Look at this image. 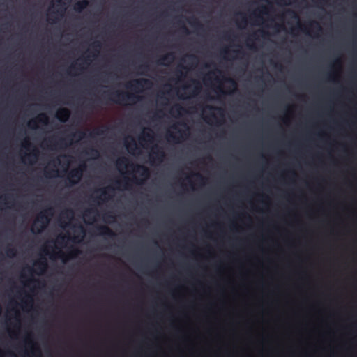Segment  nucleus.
Masks as SVG:
<instances>
[{
	"label": "nucleus",
	"instance_id": "39448f33",
	"mask_svg": "<svg viewBox=\"0 0 357 357\" xmlns=\"http://www.w3.org/2000/svg\"><path fill=\"white\" fill-rule=\"evenodd\" d=\"M152 85V82L145 78H140L130 82L126 86L134 91L142 89L144 88H149Z\"/></svg>",
	"mask_w": 357,
	"mask_h": 357
},
{
	"label": "nucleus",
	"instance_id": "ea45409f",
	"mask_svg": "<svg viewBox=\"0 0 357 357\" xmlns=\"http://www.w3.org/2000/svg\"><path fill=\"white\" fill-rule=\"evenodd\" d=\"M268 8L266 6H263L260 12L263 13H267Z\"/></svg>",
	"mask_w": 357,
	"mask_h": 357
},
{
	"label": "nucleus",
	"instance_id": "de8ad7c7",
	"mask_svg": "<svg viewBox=\"0 0 357 357\" xmlns=\"http://www.w3.org/2000/svg\"><path fill=\"white\" fill-rule=\"evenodd\" d=\"M179 124H180V125H181V126H185V127H186V126H186V123H184V122H181Z\"/></svg>",
	"mask_w": 357,
	"mask_h": 357
},
{
	"label": "nucleus",
	"instance_id": "f03ea898",
	"mask_svg": "<svg viewBox=\"0 0 357 357\" xmlns=\"http://www.w3.org/2000/svg\"><path fill=\"white\" fill-rule=\"evenodd\" d=\"M103 98L116 104H124L128 100H139V97L135 94L128 93L121 91H105Z\"/></svg>",
	"mask_w": 357,
	"mask_h": 357
},
{
	"label": "nucleus",
	"instance_id": "0eeeda50",
	"mask_svg": "<svg viewBox=\"0 0 357 357\" xmlns=\"http://www.w3.org/2000/svg\"><path fill=\"white\" fill-rule=\"evenodd\" d=\"M38 123H41L45 125L47 124V123H48L47 116L44 113H41L36 119L31 120L29 122L28 126H29V127H30L32 129H36L38 128V125H37Z\"/></svg>",
	"mask_w": 357,
	"mask_h": 357
},
{
	"label": "nucleus",
	"instance_id": "a878e982",
	"mask_svg": "<svg viewBox=\"0 0 357 357\" xmlns=\"http://www.w3.org/2000/svg\"><path fill=\"white\" fill-rule=\"evenodd\" d=\"M211 110H217L220 113V115L222 117L224 116L223 114V111L221 108L220 107H212V106H208V107Z\"/></svg>",
	"mask_w": 357,
	"mask_h": 357
},
{
	"label": "nucleus",
	"instance_id": "c03bdc74",
	"mask_svg": "<svg viewBox=\"0 0 357 357\" xmlns=\"http://www.w3.org/2000/svg\"><path fill=\"white\" fill-rule=\"evenodd\" d=\"M241 22L243 23L244 24H247V20L245 17H243L242 18V20H241Z\"/></svg>",
	"mask_w": 357,
	"mask_h": 357
},
{
	"label": "nucleus",
	"instance_id": "f704fd0d",
	"mask_svg": "<svg viewBox=\"0 0 357 357\" xmlns=\"http://www.w3.org/2000/svg\"><path fill=\"white\" fill-rule=\"evenodd\" d=\"M23 146H24V147L25 149H28L31 146V143L29 142V140L25 139V140H24V145H23Z\"/></svg>",
	"mask_w": 357,
	"mask_h": 357
},
{
	"label": "nucleus",
	"instance_id": "20e7f679",
	"mask_svg": "<svg viewBox=\"0 0 357 357\" xmlns=\"http://www.w3.org/2000/svg\"><path fill=\"white\" fill-rule=\"evenodd\" d=\"M85 167V165H80L79 167L75 168L69 172L68 174V181L70 185H74L80 181Z\"/></svg>",
	"mask_w": 357,
	"mask_h": 357
},
{
	"label": "nucleus",
	"instance_id": "864d4df0",
	"mask_svg": "<svg viewBox=\"0 0 357 357\" xmlns=\"http://www.w3.org/2000/svg\"><path fill=\"white\" fill-rule=\"evenodd\" d=\"M211 116L214 119H217L216 116H215V114H211Z\"/></svg>",
	"mask_w": 357,
	"mask_h": 357
},
{
	"label": "nucleus",
	"instance_id": "a19ab883",
	"mask_svg": "<svg viewBox=\"0 0 357 357\" xmlns=\"http://www.w3.org/2000/svg\"><path fill=\"white\" fill-rule=\"evenodd\" d=\"M218 92H219V93H223V94H225V92L222 89V88H221V87H218Z\"/></svg>",
	"mask_w": 357,
	"mask_h": 357
},
{
	"label": "nucleus",
	"instance_id": "dca6fc26",
	"mask_svg": "<svg viewBox=\"0 0 357 357\" xmlns=\"http://www.w3.org/2000/svg\"><path fill=\"white\" fill-rule=\"evenodd\" d=\"M73 137L77 138L78 140H81L86 137V132L82 130H78L76 132L71 135Z\"/></svg>",
	"mask_w": 357,
	"mask_h": 357
},
{
	"label": "nucleus",
	"instance_id": "c85d7f7f",
	"mask_svg": "<svg viewBox=\"0 0 357 357\" xmlns=\"http://www.w3.org/2000/svg\"><path fill=\"white\" fill-rule=\"evenodd\" d=\"M139 69L142 70V72H144V71H147L149 70V65L147 64H143V65H141L138 67Z\"/></svg>",
	"mask_w": 357,
	"mask_h": 357
},
{
	"label": "nucleus",
	"instance_id": "bf43d9fd",
	"mask_svg": "<svg viewBox=\"0 0 357 357\" xmlns=\"http://www.w3.org/2000/svg\"><path fill=\"white\" fill-rule=\"evenodd\" d=\"M181 67L182 68H183V69H185V66H181Z\"/></svg>",
	"mask_w": 357,
	"mask_h": 357
},
{
	"label": "nucleus",
	"instance_id": "49530a36",
	"mask_svg": "<svg viewBox=\"0 0 357 357\" xmlns=\"http://www.w3.org/2000/svg\"><path fill=\"white\" fill-rule=\"evenodd\" d=\"M254 16L257 19V20H261V17L260 15H257L255 14H254Z\"/></svg>",
	"mask_w": 357,
	"mask_h": 357
},
{
	"label": "nucleus",
	"instance_id": "412c9836",
	"mask_svg": "<svg viewBox=\"0 0 357 357\" xmlns=\"http://www.w3.org/2000/svg\"><path fill=\"white\" fill-rule=\"evenodd\" d=\"M80 251L77 248H73L68 255V259L75 257Z\"/></svg>",
	"mask_w": 357,
	"mask_h": 357
},
{
	"label": "nucleus",
	"instance_id": "c756f323",
	"mask_svg": "<svg viewBox=\"0 0 357 357\" xmlns=\"http://www.w3.org/2000/svg\"><path fill=\"white\" fill-rule=\"evenodd\" d=\"M126 162H128V159L126 158H123L121 159L118 160L117 161V165L121 166L123 164H124Z\"/></svg>",
	"mask_w": 357,
	"mask_h": 357
},
{
	"label": "nucleus",
	"instance_id": "5fc2aeb1",
	"mask_svg": "<svg viewBox=\"0 0 357 357\" xmlns=\"http://www.w3.org/2000/svg\"><path fill=\"white\" fill-rule=\"evenodd\" d=\"M64 238H65V237H64L63 236H61L59 237V238H60V239H61V240H63V239H64Z\"/></svg>",
	"mask_w": 357,
	"mask_h": 357
},
{
	"label": "nucleus",
	"instance_id": "9b49d317",
	"mask_svg": "<svg viewBox=\"0 0 357 357\" xmlns=\"http://www.w3.org/2000/svg\"><path fill=\"white\" fill-rule=\"evenodd\" d=\"M89 6V1L87 0H82L75 3L74 9L76 12L80 13Z\"/></svg>",
	"mask_w": 357,
	"mask_h": 357
},
{
	"label": "nucleus",
	"instance_id": "052dcab7",
	"mask_svg": "<svg viewBox=\"0 0 357 357\" xmlns=\"http://www.w3.org/2000/svg\"><path fill=\"white\" fill-rule=\"evenodd\" d=\"M70 213L71 215H73V211H70Z\"/></svg>",
	"mask_w": 357,
	"mask_h": 357
},
{
	"label": "nucleus",
	"instance_id": "cd10ccee",
	"mask_svg": "<svg viewBox=\"0 0 357 357\" xmlns=\"http://www.w3.org/2000/svg\"><path fill=\"white\" fill-rule=\"evenodd\" d=\"M192 82L196 84V86H195V89L193 91V95H196L199 91L200 86H199L198 82H196L195 80H193Z\"/></svg>",
	"mask_w": 357,
	"mask_h": 357
},
{
	"label": "nucleus",
	"instance_id": "6e6d98bb",
	"mask_svg": "<svg viewBox=\"0 0 357 357\" xmlns=\"http://www.w3.org/2000/svg\"><path fill=\"white\" fill-rule=\"evenodd\" d=\"M32 302H33V300H32V298H31V300H30V301H29V303L32 304Z\"/></svg>",
	"mask_w": 357,
	"mask_h": 357
},
{
	"label": "nucleus",
	"instance_id": "2f4dec72",
	"mask_svg": "<svg viewBox=\"0 0 357 357\" xmlns=\"http://www.w3.org/2000/svg\"><path fill=\"white\" fill-rule=\"evenodd\" d=\"M97 211L96 208H90V209H88L86 211V213L84 214V215L86 217H87L89 215V214H91V213H96Z\"/></svg>",
	"mask_w": 357,
	"mask_h": 357
},
{
	"label": "nucleus",
	"instance_id": "3c124183",
	"mask_svg": "<svg viewBox=\"0 0 357 357\" xmlns=\"http://www.w3.org/2000/svg\"><path fill=\"white\" fill-rule=\"evenodd\" d=\"M248 46L250 49L254 48V46H253L252 45H249V44H248Z\"/></svg>",
	"mask_w": 357,
	"mask_h": 357
},
{
	"label": "nucleus",
	"instance_id": "9d476101",
	"mask_svg": "<svg viewBox=\"0 0 357 357\" xmlns=\"http://www.w3.org/2000/svg\"><path fill=\"white\" fill-rule=\"evenodd\" d=\"M34 265L40 270V274L43 273L47 268V262L45 258L36 261Z\"/></svg>",
	"mask_w": 357,
	"mask_h": 357
},
{
	"label": "nucleus",
	"instance_id": "37998d69",
	"mask_svg": "<svg viewBox=\"0 0 357 357\" xmlns=\"http://www.w3.org/2000/svg\"><path fill=\"white\" fill-rule=\"evenodd\" d=\"M78 227L81 229V231L83 233V234H85V231H84L83 227L80 225H79Z\"/></svg>",
	"mask_w": 357,
	"mask_h": 357
},
{
	"label": "nucleus",
	"instance_id": "603ef678",
	"mask_svg": "<svg viewBox=\"0 0 357 357\" xmlns=\"http://www.w3.org/2000/svg\"><path fill=\"white\" fill-rule=\"evenodd\" d=\"M335 63H337V64H340V60H339V59H337V60L335 61Z\"/></svg>",
	"mask_w": 357,
	"mask_h": 357
},
{
	"label": "nucleus",
	"instance_id": "5701e85b",
	"mask_svg": "<svg viewBox=\"0 0 357 357\" xmlns=\"http://www.w3.org/2000/svg\"><path fill=\"white\" fill-rule=\"evenodd\" d=\"M183 111H185L184 108L179 105H175L172 109V112H176L178 114H181Z\"/></svg>",
	"mask_w": 357,
	"mask_h": 357
},
{
	"label": "nucleus",
	"instance_id": "f8f14e48",
	"mask_svg": "<svg viewBox=\"0 0 357 357\" xmlns=\"http://www.w3.org/2000/svg\"><path fill=\"white\" fill-rule=\"evenodd\" d=\"M174 58H175V56H174V53L170 52V53L166 54L160 58V59L158 61V63L160 65L165 66V65H167L165 63L166 61H174Z\"/></svg>",
	"mask_w": 357,
	"mask_h": 357
},
{
	"label": "nucleus",
	"instance_id": "393cba45",
	"mask_svg": "<svg viewBox=\"0 0 357 357\" xmlns=\"http://www.w3.org/2000/svg\"><path fill=\"white\" fill-rule=\"evenodd\" d=\"M287 13L291 17V18H294V19H296V20H298L299 17H298V15L292 10H288L287 11Z\"/></svg>",
	"mask_w": 357,
	"mask_h": 357
},
{
	"label": "nucleus",
	"instance_id": "f257e3e1",
	"mask_svg": "<svg viewBox=\"0 0 357 357\" xmlns=\"http://www.w3.org/2000/svg\"><path fill=\"white\" fill-rule=\"evenodd\" d=\"M53 215V208H47L41 211L31 228V231L34 234L42 232L48 225L50 221V217Z\"/></svg>",
	"mask_w": 357,
	"mask_h": 357
},
{
	"label": "nucleus",
	"instance_id": "13d9d810",
	"mask_svg": "<svg viewBox=\"0 0 357 357\" xmlns=\"http://www.w3.org/2000/svg\"><path fill=\"white\" fill-rule=\"evenodd\" d=\"M276 67L281 68V67H282V66H281V65H279V66L276 65Z\"/></svg>",
	"mask_w": 357,
	"mask_h": 357
},
{
	"label": "nucleus",
	"instance_id": "680f3d73",
	"mask_svg": "<svg viewBox=\"0 0 357 357\" xmlns=\"http://www.w3.org/2000/svg\"><path fill=\"white\" fill-rule=\"evenodd\" d=\"M45 176H48V172H46Z\"/></svg>",
	"mask_w": 357,
	"mask_h": 357
},
{
	"label": "nucleus",
	"instance_id": "6ab92c4d",
	"mask_svg": "<svg viewBox=\"0 0 357 357\" xmlns=\"http://www.w3.org/2000/svg\"><path fill=\"white\" fill-rule=\"evenodd\" d=\"M6 252L9 257H14L16 255V250L14 248H8Z\"/></svg>",
	"mask_w": 357,
	"mask_h": 357
},
{
	"label": "nucleus",
	"instance_id": "1a4fd4ad",
	"mask_svg": "<svg viewBox=\"0 0 357 357\" xmlns=\"http://www.w3.org/2000/svg\"><path fill=\"white\" fill-rule=\"evenodd\" d=\"M70 115V112L67 108H61L56 112V118L63 123L68 120Z\"/></svg>",
	"mask_w": 357,
	"mask_h": 357
},
{
	"label": "nucleus",
	"instance_id": "79ce46f5",
	"mask_svg": "<svg viewBox=\"0 0 357 357\" xmlns=\"http://www.w3.org/2000/svg\"><path fill=\"white\" fill-rule=\"evenodd\" d=\"M197 177L199 178L201 181H203L204 180V178L202 177V176L199 174H196Z\"/></svg>",
	"mask_w": 357,
	"mask_h": 357
},
{
	"label": "nucleus",
	"instance_id": "423d86ee",
	"mask_svg": "<svg viewBox=\"0 0 357 357\" xmlns=\"http://www.w3.org/2000/svg\"><path fill=\"white\" fill-rule=\"evenodd\" d=\"M165 157V153L163 149L158 145L153 146L151 154L150 155L151 161L153 163L155 162H162Z\"/></svg>",
	"mask_w": 357,
	"mask_h": 357
},
{
	"label": "nucleus",
	"instance_id": "f3484780",
	"mask_svg": "<svg viewBox=\"0 0 357 357\" xmlns=\"http://www.w3.org/2000/svg\"><path fill=\"white\" fill-rule=\"evenodd\" d=\"M167 139L169 142H174L175 143H178L179 142V137H178L176 135H174L172 132H168L167 134Z\"/></svg>",
	"mask_w": 357,
	"mask_h": 357
},
{
	"label": "nucleus",
	"instance_id": "4c0bfd02",
	"mask_svg": "<svg viewBox=\"0 0 357 357\" xmlns=\"http://www.w3.org/2000/svg\"><path fill=\"white\" fill-rule=\"evenodd\" d=\"M316 24V28L318 31H321V27L317 22H314L311 23V24Z\"/></svg>",
	"mask_w": 357,
	"mask_h": 357
},
{
	"label": "nucleus",
	"instance_id": "8fccbe9b",
	"mask_svg": "<svg viewBox=\"0 0 357 357\" xmlns=\"http://www.w3.org/2000/svg\"><path fill=\"white\" fill-rule=\"evenodd\" d=\"M172 128L173 129H175V130H176V129H177V126H176V125H173V126H172Z\"/></svg>",
	"mask_w": 357,
	"mask_h": 357
},
{
	"label": "nucleus",
	"instance_id": "4468645a",
	"mask_svg": "<svg viewBox=\"0 0 357 357\" xmlns=\"http://www.w3.org/2000/svg\"><path fill=\"white\" fill-rule=\"evenodd\" d=\"M139 141H144L146 142H152L153 140V137L149 132H144L142 135L139 137Z\"/></svg>",
	"mask_w": 357,
	"mask_h": 357
},
{
	"label": "nucleus",
	"instance_id": "e2e57ef3",
	"mask_svg": "<svg viewBox=\"0 0 357 357\" xmlns=\"http://www.w3.org/2000/svg\"><path fill=\"white\" fill-rule=\"evenodd\" d=\"M9 197H4V199H8Z\"/></svg>",
	"mask_w": 357,
	"mask_h": 357
},
{
	"label": "nucleus",
	"instance_id": "6e6552de",
	"mask_svg": "<svg viewBox=\"0 0 357 357\" xmlns=\"http://www.w3.org/2000/svg\"><path fill=\"white\" fill-rule=\"evenodd\" d=\"M98 234L101 236H106L113 238L116 236L115 233L106 225H99L96 227Z\"/></svg>",
	"mask_w": 357,
	"mask_h": 357
},
{
	"label": "nucleus",
	"instance_id": "a211bd4d",
	"mask_svg": "<svg viewBox=\"0 0 357 357\" xmlns=\"http://www.w3.org/2000/svg\"><path fill=\"white\" fill-rule=\"evenodd\" d=\"M188 21V23L192 26L197 27V28L202 27V25L201 24V23L196 18H190Z\"/></svg>",
	"mask_w": 357,
	"mask_h": 357
},
{
	"label": "nucleus",
	"instance_id": "09e8293b",
	"mask_svg": "<svg viewBox=\"0 0 357 357\" xmlns=\"http://www.w3.org/2000/svg\"><path fill=\"white\" fill-rule=\"evenodd\" d=\"M234 52L238 53V54H244L243 52H241V51H238V50H236V51H234Z\"/></svg>",
	"mask_w": 357,
	"mask_h": 357
},
{
	"label": "nucleus",
	"instance_id": "72a5a7b5",
	"mask_svg": "<svg viewBox=\"0 0 357 357\" xmlns=\"http://www.w3.org/2000/svg\"><path fill=\"white\" fill-rule=\"evenodd\" d=\"M181 29L182 32H183L186 34L189 33V31H188V28L183 24H182Z\"/></svg>",
	"mask_w": 357,
	"mask_h": 357
},
{
	"label": "nucleus",
	"instance_id": "0e129e2a",
	"mask_svg": "<svg viewBox=\"0 0 357 357\" xmlns=\"http://www.w3.org/2000/svg\"><path fill=\"white\" fill-rule=\"evenodd\" d=\"M178 132L182 134V131L181 130H178Z\"/></svg>",
	"mask_w": 357,
	"mask_h": 357
},
{
	"label": "nucleus",
	"instance_id": "bb28decb",
	"mask_svg": "<svg viewBox=\"0 0 357 357\" xmlns=\"http://www.w3.org/2000/svg\"><path fill=\"white\" fill-rule=\"evenodd\" d=\"M87 154H89V155H94V156H98V150L93 149V148H91L90 149V151L89 152H86Z\"/></svg>",
	"mask_w": 357,
	"mask_h": 357
},
{
	"label": "nucleus",
	"instance_id": "58836bf2",
	"mask_svg": "<svg viewBox=\"0 0 357 357\" xmlns=\"http://www.w3.org/2000/svg\"><path fill=\"white\" fill-rule=\"evenodd\" d=\"M221 54L224 55V57L226 58V55L228 54V50L227 49H223L221 50Z\"/></svg>",
	"mask_w": 357,
	"mask_h": 357
},
{
	"label": "nucleus",
	"instance_id": "aec40b11",
	"mask_svg": "<svg viewBox=\"0 0 357 357\" xmlns=\"http://www.w3.org/2000/svg\"><path fill=\"white\" fill-rule=\"evenodd\" d=\"M101 191V195L98 197H96L93 199V201H96L97 199H100V200H102V201H105L106 200V195H107V190L106 189H101L100 190Z\"/></svg>",
	"mask_w": 357,
	"mask_h": 357
},
{
	"label": "nucleus",
	"instance_id": "69168bd1",
	"mask_svg": "<svg viewBox=\"0 0 357 357\" xmlns=\"http://www.w3.org/2000/svg\"><path fill=\"white\" fill-rule=\"evenodd\" d=\"M30 281L32 282V281H36V280H33V279H31Z\"/></svg>",
	"mask_w": 357,
	"mask_h": 357
},
{
	"label": "nucleus",
	"instance_id": "a18cd8bd",
	"mask_svg": "<svg viewBox=\"0 0 357 357\" xmlns=\"http://www.w3.org/2000/svg\"><path fill=\"white\" fill-rule=\"evenodd\" d=\"M260 32L262 33L263 36H265L268 35V33L264 31H263V30L260 31Z\"/></svg>",
	"mask_w": 357,
	"mask_h": 357
},
{
	"label": "nucleus",
	"instance_id": "473e14b6",
	"mask_svg": "<svg viewBox=\"0 0 357 357\" xmlns=\"http://www.w3.org/2000/svg\"><path fill=\"white\" fill-rule=\"evenodd\" d=\"M58 257L61 258L63 262H66L67 259V255H64L62 252H59L58 255Z\"/></svg>",
	"mask_w": 357,
	"mask_h": 357
},
{
	"label": "nucleus",
	"instance_id": "7c9ffc66",
	"mask_svg": "<svg viewBox=\"0 0 357 357\" xmlns=\"http://www.w3.org/2000/svg\"><path fill=\"white\" fill-rule=\"evenodd\" d=\"M128 151L130 153H132V151L135 150L136 146V143L133 141V143L128 146Z\"/></svg>",
	"mask_w": 357,
	"mask_h": 357
},
{
	"label": "nucleus",
	"instance_id": "2eb2a0df",
	"mask_svg": "<svg viewBox=\"0 0 357 357\" xmlns=\"http://www.w3.org/2000/svg\"><path fill=\"white\" fill-rule=\"evenodd\" d=\"M66 140V139H61L59 142H56L54 138H51L49 139L48 141L54 147H56L58 145H60V146L62 147L63 144H65V146L68 145L66 143H64Z\"/></svg>",
	"mask_w": 357,
	"mask_h": 357
},
{
	"label": "nucleus",
	"instance_id": "4be33fe9",
	"mask_svg": "<svg viewBox=\"0 0 357 357\" xmlns=\"http://www.w3.org/2000/svg\"><path fill=\"white\" fill-rule=\"evenodd\" d=\"M38 150L36 148L33 147L29 156L30 158H33L34 160H36L38 158Z\"/></svg>",
	"mask_w": 357,
	"mask_h": 357
},
{
	"label": "nucleus",
	"instance_id": "c9c22d12",
	"mask_svg": "<svg viewBox=\"0 0 357 357\" xmlns=\"http://www.w3.org/2000/svg\"><path fill=\"white\" fill-rule=\"evenodd\" d=\"M104 219L106 220L107 219H114V217L110 213H105L104 215Z\"/></svg>",
	"mask_w": 357,
	"mask_h": 357
},
{
	"label": "nucleus",
	"instance_id": "b1692460",
	"mask_svg": "<svg viewBox=\"0 0 357 357\" xmlns=\"http://www.w3.org/2000/svg\"><path fill=\"white\" fill-rule=\"evenodd\" d=\"M225 81L227 82H229L230 84H231L232 86H233V89L234 90L236 89L237 88V84L236 82V81L230 77H227V78H225Z\"/></svg>",
	"mask_w": 357,
	"mask_h": 357
},
{
	"label": "nucleus",
	"instance_id": "ddd939ff",
	"mask_svg": "<svg viewBox=\"0 0 357 357\" xmlns=\"http://www.w3.org/2000/svg\"><path fill=\"white\" fill-rule=\"evenodd\" d=\"M108 129H109L108 127H106V126L96 128L89 133V137H95L96 136L102 135L105 133L106 130H107Z\"/></svg>",
	"mask_w": 357,
	"mask_h": 357
},
{
	"label": "nucleus",
	"instance_id": "e433bc0d",
	"mask_svg": "<svg viewBox=\"0 0 357 357\" xmlns=\"http://www.w3.org/2000/svg\"><path fill=\"white\" fill-rule=\"evenodd\" d=\"M93 47H98L100 48L101 47V43L98 41H96L92 45Z\"/></svg>",
	"mask_w": 357,
	"mask_h": 357
},
{
	"label": "nucleus",
	"instance_id": "4d7b16f0",
	"mask_svg": "<svg viewBox=\"0 0 357 357\" xmlns=\"http://www.w3.org/2000/svg\"><path fill=\"white\" fill-rule=\"evenodd\" d=\"M75 68V66H70V69H74Z\"/></svg>",
	"mask_w": 357,
	"mask_h": 357
},
{
	"label": "nucleus",
	"instance_id": "7ed1b4c3",
	"mask_svg": "<svg viewBox=\"0 0 357 357\" xmlns=\"http://www.w3.org/2000/svg\"><path fill=\"white\" fill-rule=\"evenodd\" d=\"M134 167H135V169L134 171L136 172V173H138L142 178H137L136 176H134L132 177V178L129 179L126 177H125L123 178V182H120L119 181H115V183L116 184H118V185H120L121 183H123V185L127 188V186L128 185V181H131L135 184H137V185H142L144 183V181L149 178V176H150V171H149V169L144 166V165H133Z\"/></svg>",
	"mask_w": 357,
	"mask_h": 357
}]
</instances>
